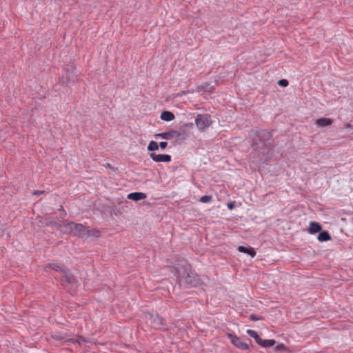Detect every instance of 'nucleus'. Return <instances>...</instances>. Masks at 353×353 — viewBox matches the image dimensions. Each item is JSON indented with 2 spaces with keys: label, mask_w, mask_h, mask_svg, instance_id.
<instances>
[{
  "label": "nucleus",
  "mask_w": 353,
  "mask_h": 353,
  "mask_svg": "<svg viewBox=\"0 0 353 353\" xmlns=\"http://www.w3.org/2000/svg\"><path fill=\"white\" fill-rule=\"evenodd\" d=\"M48 267L55 271L59 272L67 283H72L74 282L75 279L73 275L70 274L69 270L64 269L61 265L51 263L48 265Z\"/></svg>",
  "instance_id": "f257e3e1"
},
{
  "label": "nucleus",
  "mask_w": 353,
  "mask_h": 353,
  "mask_svg": "<svg viewBox=\"0 0 353 353\" xmlns=\"http://www.w3.org/2000/svg\"><path fill=\"white\" fill-rule=\"evenodd\" d=\"M212 121L208 114H199L195 119L196 127L201 131L205 130L211 125Z\"/></svg>",
  "instance_id": "f03ea898"
},
{
  "label": "nucleus",
  "mask_w": 353,
  "mask_h": 353,
  "mask_svg": "<svg viewBox=\"0 0 353 353\" xmlns=\"http://www.w3.org/2000/svg\"><path fill=\"white\" fill-rule=\"evenodd\" d=\"M67 228L71 232L74 234V235L82 238L85 237V232L87 231V228L83 225L81 223H75L74 222H69L67 223Z\"/></svg>",
  "instance_id": "7ed1b4c3"
},
{
  "label": "nucleus",
  "mask_w": 353,
  "mask_h": 353,
  "mask_svg": "<svg viewBox=\"0 0 353 353\" xmlns=\"http://www.w3.org/2000/svg\"><path fill=\"white\" fill-rule=\"evenodd\" d=\"M75 66L73 63L68 65L65 68V77H63V83L74 82L76 80L77 75L74 74Z\"/></svg>",
  "instance_id": "20e7f679"
},
{
  "label": "nucleus",
  "mask_w": 353,
  "mask_h": 353,
  "mask_svg": "<svg viewBox=\"0 0 353 353\" xmlns=\"http://www.w3.org/2000/svg\"><path fill=\"white\" fill-rule=\"evenodd\" d=\"M156 136L167 140H179L181 137V133L176 130H170L168 132L157 134Z\"/></svg>",
  "instance_id": "39448f33"
},
{
  "label": "nucleus",
  "mask_w": 353,
  "mask_h": 353,
  "mask_svg": "<svg viewBox=\"0 0 353 353\" xmlns=\"http://www.w3.org/2000/svg\"><path fill=\"white\" fill-rule=\"evenodd\" d=\"M229 338L231 340V343L236 347L241 350H247L248 349V345L245 343H244L239 337L236 336H233L232 334L228 335Z\"/></svg>",
  "instance_id": "423d86ee"
},
{
  "label": "nucleus",
  "mask_w": 353,
  "mask_h": 353,
  "mask_svg": "<svg viewBox=\"0 0 353 353\" xmlns=\"http://www.w3.org/2000/svg\"><path fill=\"white\" fill-rule=\"evenodd\" d=\"M150 157L155 162H170L171 161V156L169 154H157L156 153H151Z\"/></svg>",
  "instance_id": "0eeeda50"
},
{
  "label": "nucleus",
  "mask_w": 353,
  "mask_h": 353,
  "mask_svg": "<svg viewBox=\"0 0 353 353\" xmlns=\"http://www.w3.org/2000/svg\"><path fill=\"white\" fill-rule=\"evenodd\" d=\"M321 229L322 227L319 223L311 221L310 223V226L309 228L307 229V232L311 234H314L316 232H320Z\"/></svg>",
  "instance_id": "6e6552de"
},
{
  "label": "nucleus",
  "mask_w": 353,
  "mask_h": 353,
  "mask_svg": "<svg viewBox=\"0 0 353 353\" xmlns=\"http://www.w3.org/2000/svg\"><path fill=\"white\" fill-rule=\"evenodd\" d=\"M128 199L132 201H139L145 199L147 196L143 192H132L128 195Z\"/></svg>",
  "instance_id": "1a4fd4ad"
},
{
  "label": "nucleus",
  "mask_w": 353,
  "mask_h": 353,
  "mask_svg": "<svg viewBox=\"0 0 353 353\" xmlns=\"http://www.w3.org/2000/svg\"><path fill=\"white\" fill-rule=\"evenodd\" d=\"M237 250L243 253L248 254L251 257H254L256 256V251L252 247H244V246H239Z\"/></svg>",
  "instance_id": "9d476101"
},
{
  "label": "nucleus",
  "mask_w": 353,
  "mask_h": 353,
  "mask_svg": "<svg viewBox=\"0 0 353 353\" xmlns=\"http://www.w3.org/2000/svg\"><path fill=\"white\" fill-rule=\"evenodd\" d=\"M275 343L276 341L274 339H262L261 337L257 342L259 345L264 347H272Z\"/></svg>",
  "instance_id": "9b49d317"
},
{
  "label": "nucleus",
  "mask_w": 353,
  "mask_h": 353,
  "mask_svg": "<svg viewBox=\"0 0 353 353\" xmlns=\"http://www.w3.org/2000/svg\"><path fill=\"white\" fill-rule=\"evenodd\" d=\"M160 118L165 121H171L174 119L175 117L174 114L170 111H163Z\"/></svg>",
  "instance_id": "f8f14e48"
},
{
  "label": "nucleus",
  "mask_w": 353,
  "mask_h": 353,
  "mask_svg": "<svg viewBox=\"0 0 353 353\" xmlns=\"http://www.w3.org/2000/svg\"><path fill=\"white\" fill-rule=\"evenodd\" d=\"M332 123V120L328 118H321L316 121V124L320 127H325Z\"/></svg>",
  "instance_id": "ddd939ff"
},
{
  "label": "nucleus",
  "mask_w": 353,
  "mask_h": 353,
  "mask_svg": "<svg viewBox=\"0 0 353 353\" xmlns=\"http://www.w3.org/2000/svg\"><path fill=\"white\" fill-rule=\"evenodd\" d=\"M214 90V88L211 85L210 83L205 82L203 85L198 87L199 92H212Z\"/></svg>",
  "instance_id": "4468645a"
},
{
  "label": "nucleus",
  "mask_w": 353,
  "mask_h": 353,
  "mask_svg": "<svg viewBox=\"0 0 353 353\" xmlns=\"http://www.w3.org/2000/svg\"><path fill=\"white\" fill-rule=\"evenodd\" d=\"M317 239L321 242L327 241L331 239V236L327 231H323L319 233Z\"/></svg>",
  "instance_id": "2eb2a0df"
},
{
  "label": "nucleus",
  "mask_w": 353,
  "mask_h": 353,
  "mask_svg": "<svg viewBox=\"0 0 353 353\" xmlns=\"http://www.w3.org/2000/svg\"><path fill=\"white\" fill-rule=\"evenodd\" d=\"M85 237L89 238L91 236L99 237L100 236V232L98 230L92 229L90 230L87 228V231L85 232Z\"/></svg>",
  "instance_id": "dca6fc26"
},
{
  "label": "nucleus",
  "mask_w": 353,
  "mask_h": 353,
  "mask_svg": "<svg viewBox=\"0 0 353 353\" xmlns=\"http://www.w3.org/2000/svg\"><path fill=\"white\" fill-rule=\"evenodd\" d=\"M247 334L250 336L251 337L254 338L256 341V342L257 343L260 339V336L259 335L256 333V332H255L254 330H248L246 331Z\"/></svg>",
  "instance_id": "f3484780"
},
{
  "label": "nucleus",
  "mask_w": 353,
  "mask_h": 353,
  "mask_svg": "<svg viewBox=\"0 0 353 353\" xmlns=\"http://www.w3.org/2000/svg\"><path fill=\"white\" fill-rule=\"evenodd\" d=\"M158 148H159V145L154 141H151L148 145V150L149 151H154V150H158Z\"/></svg>",
  "instance_id": "a211bd4d"
},
{
  "label": "nucleus",
  "mask_w": 353,
  "mask_h": 353,
  "mask_svg": "<svg viewBox=\"0 0 353 353\" xmlns=\"http://www.w3.org/2000/svg\"><path fill=\"white\" fill-rule=\"evenodd\" d=\"M151 320L154 321V325H152L154 327H157L158 325L162 324L161 319L158 316H152Z\"/></svg>",
  "instance_id": "6ab92c4d"
},
{
  "label": "nucleus",
  "mask_w": 353,
  "mask_h": 353,
  "mask_svg": "<svg viewBox=\"0 0 353 353\" xmlns=\"http://www.w3.org/2000/svg\"><path fill=\"white\" fill-rule=\"evenodd\" d=\"M212 196L205 195V196H201L200 198L199 201L201 203H208V202H210V201H212Z\"/></svg>",
  "instance_id": "aec40b11"
},
{
  "label": "nucleus",
  "mask_w": 353,
  "mask_h": 353,
  "mask_svg": "<svg viewBox=\"0 0 353 353\" xmlns=\"http://www.w3.org/2000/svg\"><path fill=\"white\" fill-rule=\"evenodd\" d=\"M276 351L286 350L287 347L284 344H279L275 347Z\"/></svg>",
  "instance_id": "412c9836"
},
{
  "label": "nucleus",
  "mask_w": 353,
  "mask_h": 353,
  "mask_svg": "<svg viewBox=\"0 0 353 353\" xmlns=\"http://www.w3.org/2000/svg\"><path fill=\"white\" fill-rule=\"evenodd\" d=\"M174 275L176 276L177 279L180 281V282H182L183 281V276L181 275V273H180V271L179 270H176L175 272H174Z\"/></svg>",
  "instance_id": "4be33fe9"
},
{
  "label": "nucleus",
  "mask_w": 353,
  "mask_h": 353,
  "mask_svg": "<svg viewBox=\"0 0 353 353\" xmlns=\"http://www.w3.org/2000/svg\"><path fill=\"white\" fill-rule=\"evenodd\" d=\"M279 84L283 87H286L288 85V81L286 79H281L279 81Z\"/></svg>",
  "instance_id": "5701e85b"
},
{
  "label": "nucleus",
  "mask_w": 353,
  "mask_h": 353,
  "mask_svg": "<svg viewBox=\"0 0 353 353\" xmlns=\"http://www.w3.org/2000/svg\"><path fill=\"white\" fill-rule=\"evenodd\" d=\"M168 145V143L165 141L160 142L159 146L162 149L164 150Z\"/></svg>",
  "instance_id": "b1692460"
},
{
  "label": "nucleus",
  "mask_w": 353,
  "mask_h": 353,
  "mask_svg": "<svg viewBox=\"0 0 353 353\" xmlns=\"http://www.w3.org/2000/svg\"><path fill=\"white\" fill-rule=\"evenodd\" d=\"M53 337H54V339H56V340H59V341H62V340H63V341H67V340H68V339H65V337H63V336H58V335H55V336H54Z\"/></svg>",
  "instance_id": "393cba45"
},
{
  "label": "nucleus",
  "mask_w": 353,
  "mask_h": 353,
  "mask_svg": "<svg viewBox=\"0 0 353 353\" xmlns=\"http://www.w3.org/2000/svg\"><path fill=\"white\" fill-rule=\"evenodd\" d=\"M250 318V319H251V320H252V321H256L261 320V318H259V317H256V316H254V315H251Z\"/></svg>",
  "instance_id": "a878e982"
},
{
  "label": "nucleus",
  "mask_w": 353,
  "mask_h": 353,
  "mask_svg": "<svg viewBox=\"0 0 353 353\" xmlns=\"http://www.w3.org/2000/svg\"><path fill=\"white\" fill-rule=\"evenodd\" d=\"M228 208L229 210H232L234 208V205L232 203H228Z\"/></svg>",
  "instance_id": "bb28decb"
},
{
  "label": "nucleus",
  "mask_w": 353,
  "mask_h": 353,
  "mask_svg": "<svg viewBox=\"0 0 353 353\" xmlns=\"http://www.w3.org/2000/svg\"><path fill=\"white\" fill-rule=\"evenodd\" d=\"M190 276L188 274V277L185 279L184 281L186 283H190L191 281L188 279Z\"/></svg>",
  "instance_id": "cd10ccee"
},
{
  "label": "nucleus",
  "mask_w": 353,
  "mask_h": 353,
  "mask_svg": "<svg viewBox=\"0 0 353 353\" xmlns=\"http://www.w3.org/2000/svg\"><path fill=\"white\" fill-rule=\"evenodd\" d=\"M43 192H42V191H35V192H34V195H37V194H41V193H43Z\"/></svg>",
  "instance_id": "c85d7f7f"
}]
</instances>
